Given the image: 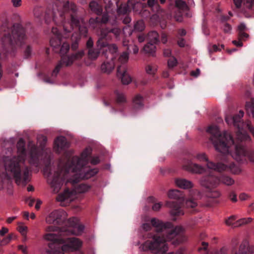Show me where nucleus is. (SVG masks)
<instances>
[{"mask_svg": "<svg viewBox=\"0 0 254 254\" xmlns=\"http://www.w3.org/2000/svg\"><path fill=\"white\" fill-rule=\"evenodd\" d=\"M133 103L135 108H140L143 106V98L140 95H136L133 100Z\"/></svg>", "mask_w": 254, "mask_h": 254, "instance_id": "7c9ffc66", "label": "nucleus"}, {"mask_svg": "<svg viewBox=\"0 0 254 254\" xmlns=\"http://www.w3.org/2000/svg\"><path fill=\"white\" fill-rule=\"evenodd\" d=\"M244 5L247 8L254 11V0H244Z\"/></svg>", "mask_w": 254, "mask_h": 254, "instance_id": "a19ab883", "label": "nucleus"}, {"mask_svg": "<svg viewBox=\"0 0 254 254\" xmlns=\"http://www.w3.org/2000/svg\"><path fill=\"white\" fill-rule=\"evenodd\" d=\"M150 222L152 226L155 228L156 231L157 232H163L165 231L166 234H167L165 237L164 236L161 237L158 235H155L152 236V239L151 240H153V238L154 236H158L160 238L159 241L164 239L166 241L165 244H167V242L172 240L177 235L179 234L180 233L184 231L183 228L180 226H176L174 228L171 230H169L168 229L172 227V224L171 223H163L161 220L156 218H152L150 220Z\"/></svg>", "mask_w": 254, "mask_h": 254, "instance_id": "423d86ee", "label": "nucleus"}, {"mask_svg": "<svg viewBox=\"0 0 254 254\" xmlns=\"http://www.w3.org/2000/svg\"><path fill=\"white\" fill-rule=\"evenodd\" d=\"M178 44L180 47H184L186 45V41L184 40V39H179V40L178 41Z\"/></svg>", "mask_w": 254, "mask_h": 254, "instance_id": "774afa93", "label": "nucleus"}, {"mask_svg": "<svg viewBox=\"0 0 254 254\" xmlns=\"http://www.w3.org/2000/svg\"><path fill=\"white\" fill-rule=\"evenodd\" d=\"M142 228L145 231H149L151 229V226L149 223H144L142 225Z\"/></svg>", "mask_w": 254, "mask_h": 254, "instance_id": "338daca9", "label": "nucleus"}, {"mask_svg": "<svg viewBox=\"0 0 254 254\" xmlns=\"http://www.w3.org/2000/svg\"><path fill=\"white\" fill-rule=\"evenodd\" d=\"M59 228L56 226H48L46 228V231L48 232V233H51L52 232H57L58 231Z\"/></svg>", "mask_w": 254, "mask_h": 254, "instance_id": "4d7b16f0", "label": "nucleus"}, {"mask_svg": "<svg viewBox=\"0 0 254 254\" xmlns=\"http://www.w3.org/2000/svg\"><path fill=\"white\" fill-rule=\"evenodd\" d=\"M68 146L69 144L66 139L64 136H61L57 137L54 142V149L58 152L68 147Z\"/></svg>", "mask_w": 254, "mask_h": 254, "instance_id": "f3484780", "label": "nucleus"}, {"mask_svg": "<svg viewBox=\"0 0 254 254\" xmlns=\"http://www.w3.org/2000/svg\"><path fill=\"white\" fill-rule=\"evenodd\" d=\"M186 204L187 207L190 208H194L197 205L196 202L194 200L191 199L187 200Z\"/></svg>", "mask_w": 254, "mask_h": 254, "instance_id": "3c124183", "label": "nucleus"}, {"mask_svg": "<svg viewBox=\"0 0 254 254\" xmlns=\"http://www.w3.org/2000/svg\"><path fill=\"white\" fill-rule=\"evenodd\" d=\"M110 33H112L116 36V37H118L121 33V30L118 28H114L112 29H110Z\"/></svg>", "mask_w": 254, "mask_h": 254, "instance_id": "13d9d810", "label": "nucleus"}, {"mask_svg": "<svg viewBox=\"0 0 254 254\" xmlns=\"http://www.w3.org/2000/svg\"><path fill=\"white\" fill-rule=\"evenodd\" d=\"M91 153V149L86 148L81 153L80 157H73L61 168L60 173L56 172L53 176H49L48 182L50 184L53 191L57 193L60 190L64 181L73 184L80 179H88L97 173V169H91L86 165L88 163V156Z\"/></svg>", "mask_w": 254, "mask_h": 254, "instance_id": "f03ea898", "label": "nucleus"}, {"mask_svg": "<svg viewBox=\"0 0 254 254\" xmlns=\"http://www.w3.org/2000/svg\"><path fill=\"white\" fill-rule=\"evenodd\" d=\"M183 168L186 171L196 174H202L205 171L204 167L190 160H187L184 162Z\"/></svg>", "mask_w": 254, "mask_h": 254, "instance_id": "f8f14e48", "label": "nucleus"}, {"mask_svg": "<svg viewBox=\"0 0 254 254\" xmlns=\"http://www.w3.org/2000/svg\"><path fill=\"white\" fill-rule=\"evenodd\" d=\"M158 37V34L156 31H151L148 34V39L149 41V42H150L151 43H153L154 44L158 43L159 42Z\"/></svg>", "mask_w": 254, "mask_h": 254, "instance_id": "c85d7f7f", "label": "nucleus"}, {"mask_svg": "<svg viewBox=\"0 0 254 254\" xmlns=\"http://www.w3.org/2000/svg\"><path fill=\"white\" fill-rule=\"evenodd\" d=\"M133 27L134 31L141 32L145 29V24L143 20H140L134 23Z\"/></svg>", "mask_w": 254, "mask_h": 254, "instance_id": "72a5a7b5", "label": "nucleus"}, {"mask_svg": "<svg viewBox=\"0 0 254 254\" xmlns=\"http://www.w3.org/2000/svg\"><path fill=\"white\" fill-rule=\"evenodd\" d=\"M236 217L235 216H231L229 217L227 220L225 221V223L228 226H234L235 225V224L233 223V222L235 220Z\"/></svg>", "mask_w": 254, "mask_h": 254, "instance_id": "603ef678", "label": "nucleus"}, {"mask_svg": "<svg viewBox=\"0 0 254 254\" xmlns=\"http://www.w3.org/2000/svg\"><path fill=\"white\" fill-rule=\"evenodd\" d=\"M157 70V66L153 64H148L145 66L146 73L150 75H154Z\"/></svg>", "mask_w": 254, "mask_h": 254, "instance_id": "473e14b6", "label": "nucleus"}, {"mask_svg": "<svg viewBox=\"0 0 254 254\" xmlns=\"http://www.w3.org/2000/svg\"><path fill=\"white\" fill-rule=\"evenodd\" d=\"M19 250L21 251L24 254H28V249L26 246L19 245L18 246Z\"/></svg>", "mask_w": 254, "mask_h": 254, "instance_id": "052dcab7", "label": "nucleus"}, {"mask_svg": "<svg viewBox=\"0 0 254 254\" xmlns=\"http://www.w3.org/2000/svg\"><path fill=\"white\" fill-rule=\"evenodd\" d=\"M200 183L206 188H213L220 185V180L218 177L209 176L202 177L200 180Z\"/></svg>", "mask_w": 254, "mask_h": 254, "instance_id": "ddd939ff", "label": "nucleus"}, {"mask_svg": "<svg viewBox=\"0 0 254 254\" xmlns=\"http://www.w3.org/2000/svg\"><path fill=\"white\" fill-rule=\"evenodd\" d=\"M99 51L94 49H90L88 51V56L89 59L92 60H96L99 55Z\"/></svg>", "mask_w": 254, "mask_h": 254, "instance_id": "58836bf2", "label": "nucleus"}, {"mask_svg": "<svg viewBox=\"0 0 254 254\" xmlns=\"http://www.w3.org/2000/svg\"><path fill=\"white\" fill-rule=\"evenodd\" d=\"M77 7L71 1H57L49 8L47 15L52 18L57 25H62L63 34L62 35L56 27H53V35L50 40V44L54 49L59 48L62 44V38H67L74 26L78 27L80 19L76 15Z\"/></svg>", "mask_w": 254, "mask_h": 254, "instance_id": "f257e3e1", "label": "nucleus"}, {"mask_svg": "<svg viewBox=\"0 0 254 254\" xmlns=\"http://www.w3.org/2000/svg\"><path fill=\"white\" fill-rule=\"evenodd\" d=\"M78 29L79 30L80 33L81 35L86 37L87 34V29L85 26H79Z\"/></svg>", "mask_w": 254, "mask_h": 254, "instance_id": "6e6d98bb", "label": "nucleus"}, {"mask_svg": "<svg viewBox=\"0 0 254 254\" xmlns=\"http://www.w3.org/2000/svg\"><path fill=\"white\" fill-rule=\"evenodd\" d=\"M128 53L124 52L119 58V62L122 64H126L128 60Z\"/></svg>", "mask_w": 254, "mask_h": 254, "instance_id": "37998d69", "label": "nucleus"}, {"mask_svg": "<svg viewBox=\"0 0 254 254\" xmlns=\"http://www.w3.org/2000/svg\"><path fill=\"white\" fill-rule=\"evenodd\" d=\"M66 216L65 212L62 210H56L51 212L46 218L47 224H59Z\"/></svg>", "mask_w": 254, "mask_h": 254, "instance_id": "9b49d317", "label": "nucleus"}, {"mask_svg": "<svg viewBox=\"0 0 254 254\" xmlns=\"http://www.w3.org/2000/svg\"><path fill=\"white\" fill-rule=\"evenodd\" d=\"M69 50V45L67 43H63L60 51L61 55H64L66 54Z\"/></svg>", "mask_w": 254, "mask_h": 254, "instance_id": "a18cd8bd", "label": "nucleus"}, {"mask_svg": "<svg viewBox=\"0 0 254 254\" xmlns=\"http://www.w3.org/2000/svg\"><path fill=\"white\" fill-rule=\"evenodd\" d=\"M89 22L90 26L94 29L99 24L100 21L97 17L91 18L89 19Z\"/></svg>", "mask_w": 254, "mask_h": 254, "instance_id": "49530a36", "label": "nucleus"}, {"mask_svg": "<svg viewBox=\"0 0 254 254\" xmlns=\"http://www.w3.org/2000/svg\"><path fill=\"white\" fill-rule=\"evenodd\" d=\"M147 4L154 12L159 13L160 12L162 11L159 5L156 2L155 0H148Z\"/></svg>", "mask_w": 254, "mask_h": 254, "instance_id": "cd10ccee", "label": "nucleus"}, {"mask_svg": "<svg viewBox=\"0 0 254 254\" xmlns=\"http://www.w3.org/2000/svg\"><path fill=\"white\" fill-rule=\"evenodd\" d=\"M46 136L39 134L37 136V142L40 147H37L32 141H29L28 145L29 149V163L31 165L37 166L40 158L41 159H49L51 156V150L48 148H45L44 146L47 142Z\"/></svg>", "mask_w": 254, "mask_h": 254, "instance_id": "39448f33", "label": "nucleus"}, {"mask_svg": "<svg viewBox=\"0 0 254 254\" xmlns=\"http://www.w3.org/2000/svg\"><path fill=\"white\" fill-rule=\"evenodd\" d=\"M106 47H107L109 49V51L111 53H116L118 50V47L116 44H113L111 45H109L107 44V45Z\"/></svg>", "mask_w": 254, "mask_h": 254, "instance_id": "8fccbe9b", "label": "nucleus"}, {"mask_svg": "<svg viewBox=\"0 0 254 254\" xmlns=\"http://www.w3.org/2000/svg\"><path fill=\"white\" fill-rule=\"evenodd\" d=\"M110 33V29L108 28H102L100 31V33L98 34L99 38L97 42V47L101 49L102 48H106L107 43L103 41L104 39L107 37L108 34Z\"/></svg>", "mask_w": 254, "mask_h": 254, "instance_id": "a211bd4d", "label": "nucleus"}, {"mask_svg": "<svg viewBox=\"0 0 254 254\" xmlns=\"http://www.w3.org/2000/svg\"><path fill=\"white\" fill-rule=\"evenodd\" d=\"M162 206V203L161 202L155 203L152 205V209L155 211H158L160 210Z\"/></svg>", "mask_w": 254, "mask_h": 254, "instance_id": "bf43d9fd", "label": "nucleus"}, {"mask_svg": "<svg viewBox=\"0 0 254 254\" xmlns=\"http://www.w3.org/2000/svg\"><path fill=\"white\" fill-rule=\"evenodd\" d=\"M64 243L59 250L50 251L52 254H64V252H73L79 251L82 246V242L78 238L72 237L64 239Z\"/></svg>", "mask_w": 254, "mask_h": 254, "instance_id": "6e6552de", "label": "nucleus"}, {"mask_svg": "<svg viewBox=\"0 0 254 254\" xmlns=\"http://www.w3.org/2000/svg\"><path fill=\"white\" fill-rule=\"evenodd\" d=\"M246 109L248 113H251L254 117V98H252L246 104Z\"/></svg>", "mask_w": 254, "mask_h": 254, "instance_id": "2f4dec72", "label": "nucleus"}, {"mask_svg": "<svg viewBox=\"0 0 254 254\" xmlns=\"http://www.w3.org/2000/svg\"><path fill=\"white\" fill-rule=\"evenodd\" d=\"M116 6L117 7V11L119 14H126L129 11V7L128 4H122L120 7H119V3L120 0H113Z\"/></svg>", "mask_w": 254, "mask_h": 254, "instance_id": "4be33fe9", "label": "nucleus"}, {"mask_svg": "<svg viewBox=\"0 0 254 254\" xmlns=\"http://www.w3.org/2000/svg\"><path fill=\"white\" fill-rule=\"evenodd\" d=\"M223 29L225 33H229L232 29L231 26L228 23H225Z\"/></svg>", "mask_w": 254, "mask_h": 254, "instance_id": "0e129e2a", "label": "nucleus"}, {"mask_svg": "<svg viewBox=\"0 0 254 254\" xmlns=\"http://www.w3.org/2000/svg\"><path fill=\"white\" fill-rule=\"evenodd\" d=\"M114 67V62L111 61L102 64L101 66V69L102 72L109 74L112 71Z\"/></svg>", "mask_w": 254, "mask_h": 254, "instance_id": "5701e85b", "label": "nucleus"}, {"mask_svg": "<svg viewBox=\"0 0 254 254\" xmlns=\"http://www.w3.org/2000/svg\"><path fill=\"white\" fill-rule=\"evenodd\" d=\"M16 146L17 156L4 158L5 170L8 178L12 177L17 185L25 186L30 180L31 171L25 164L27 154L23 139L19 140Z\"/></svg>", "mask_w": 254, "mask_h": 254, "instance_id": "7ed1b4c3", "label": "nucleus"}, {"mask_svg": "<svg viewBox=\"0 0 254 254\" xmlns=\"http://www.w3.org/2000/svg\"><path fill=\"white\" fill-rule=\"evenodd\" d=\"M177 64V59L172 57H171L168 61V65L169 68H173Z\"/></svg>", "mask_w": 254, "mask_h": 254, "instance_id": "de8ad7c7", "label": "nucleus"}, {"mask_svg": "<svg viewBox=\"0 0 254 254\" xmlns=\"http://www.w3.org/2000/svg\"><path fill=\"white\" fill-rule=\"evenodd\" d=\"M116 94L118 103H123L126 102V97L122 92L117 91Z\"/></svg>", "mask_w": 254, "mask_h": 254, "instance_id": "ea45409f", "label": "nucleus"}, {"mask_svg": "<svg viewBox=\"0 0 254 254\" xmlns=\"http://www.w3.org/2000/svg\"><path fill=\"white\" fill-rule=\"evenodd\" d=\"M219 179L220 184L222 183L226 186H232L235 183L234 180L228 176L222 175L220 176Z\"/></svg>", "mask_w": 254, "mask_h": 254, "instance_id": "bb28decb", "label": "nucleus"}, {"mask_svg": "<svg viewBox=\"0 0 254 254\" xmlns=\"http://www.w3.org/2000/svg\"><path fill=\"white\" fill-rule=\"evenodd\" d=\"M168 196L170 198L175 199H184V195L182 192L177 190H170L168 193Z\"/></svg>", "mask_w": 254, "mask_h": 254, "instance_id": "b1692460", "label": "nucleus"}, {"mask_svg": "<svg viewBox=\"0 0 254 254\" xmlns=\"http://www.w3.org/2000/svg\"><path fill=\"white\" fill-rule=\"evenodd\" d=\"M18 226L17 228L18 231L20 234L24 237H27V232L28 230V227L23 224L22 223H18Z\"/></svg>", "mask_w": 254, "mask_h": 254, "instance_id": "4c0bfd02", "label": "nucleus"}, {"mask_svg": "<svg viewBox=\"0 0 254 254\" xmlns=\"http://www.w3.org/2000/svg\"><path fill=\"white\" fill-rule=\"evenodd\" d=\"M156 49L155 44L151 43L150 42L147 43L143 47V51L145 53L150 54L152 56H154Z\"/></svg>", "mask_w": 254, "mask_h": 254, "instance_id": "393cba45", "label": "nucleus"}, {"mask_svg": "<svg viewBox=\"0 0 254 254\" xmlns=\"http://www.w3.org/2000/svg\"><path fill=\"white\" fill-rule=\"evenodd\" d=\"M117 75L121 79L124 84H128L131 82V78L127 72L126 67L124 65L118 66Z\"/></svg>", "mask_w": 254, "mask_h": 254, "instance_id": "2eb2a0df", "label": "nucleus"}, {"mask_svg": "<svg viewBox=\"0 0 254 254\" xmlns=\"http://www.w3.org/2000/svg\"><path fill=\"white\" fill-rule=\"evenodd\" d=\"M66 228H64L61 232H64L66 235H80L84 231V227L83 225L79 224L78 219L71 218L66 222Z\"/></svg>", "mask_w": 254, "mask_h": 254, "instance_id": "9d476101", "label": "nucleus"}, {"mask_svg": "<svg viewBox=\"0 0 254 254\" xmlns=\"http://www.w3.org/2000/svg\"><path fill=\"white\" fill-rule=\"evenodd\" d=\"M74 61L71 56L62 57L61 61L56 65L53 71V75H56L63 66H68L71 65Z\"/></svg>", "mask_w": 254, "mask_h": 254, "instance_id": "4468645a", "label": "nucleus"}, {"mask_svg": "<svg viewBox=\"0 0 254 254\" xmlns=\"http://www.w3.org/2000/svg\"><path fill=\"white\" fill-rule=\"evenodd\" d=\"M249 37V34L245 33V31L239 32V39L242 40H245Z\"/></svg>", "mask_w": 254, "mask_h": 254, "instance_id": "5fc2aeb1", "label": "nucleus"}, {"mask_svg": "<svg viewBox=\"0 0 254 254\" xmlns=\"http://www.w3.org/2000/svg\"><path fill=\"white\" fill-rule=\"evenodd\" d=\"M109 14L107 13H104L103 15L102 19L101 20V22L103 23H107L109 20Z\"/></svg>", "mask_w": 254, "mask_h": 254, "instance_id": "e2e57ef3", "label": "nucleus"}, {"mask_svg": "<svg viewBox=\"0 0 254 254\" xmlns=\"http://www.w3.org/2000/svg\"><path fill=\"white\" fill-rule=\"evenodd\" d=\"M31 48L30 46H27L24 51V56L26 58H28L31 54Z\"/></svg>", "mask_w": 254, "mask_h": 254, "instance_id": "680f3d73", "label": "nucleus"}, {"mask_svg": "<svg viewBox=\"0 0 254 254\" xmlns=\"http://www.w3.org/2000/svg\"><path fill=\"white\" fill-rule=\"evenodd\" d=\"M207 131L210 134V140L217 151L237 161H240L246 155L245 147L241 144L235 143L229 133L221 132L216 126L209 127Z\"/></svg>", "mask_w": 254, "mask_h": 254, "instance_id": "20e7f679", "label": "nucleus"}, {"mask_svg": "<svg viewBox=\"0 0 254 254\" xmlns=\"http://www.w3.org/2000/svg\"><path fill=\"white\" fill-rule=\"evenodd\" d=\"M195 158L199 161H206L207 162V163L210 162L208 161V158L204 153H200L197 154L195 156ZM207 164H206V165Z\"/></svg>", "mask_w": 254, "mask_h": 254, "instance_id": "c03bdc74", "label": "nucleus"}, {"mask_svg": "<svg viewBox=\"0 0 254 254\" xmlns=\"http://www.w3.org/2000/svg\"><path fill=\"white\" fill-rule=\"evenodd\" d=\"M221 193L218 190H214L210 192L208 195V196L210 198H218L220 196Z\"/></svg>", "mask_w": 254, "mask_h": 254, "instance_id": "09e8293b", "label": "nucleus"}, {"mask_svg": "<svg viewBox=\"0 0 254 254\" xmlns=\"http://www.w3.org/2000/svg\"><path fill=\"white\" fill-rule=\"evenodd\" d=\"M158 236H154L152 240H147L142 245V250L144 251L148 250L155 252V254H165V253L168 250V247L167 244H165V240H160ZM168 254H174L173 253H170Z\"/></svg>", "mask_w": 254, "mask_h": 254, "instance_id": "0eeeda50", "label": "nucleus"}, {"mask_svg": "<svg viewBox=\"0 0 254 254\" xmlns=\"http://www.w3.org/2000/svg\"><path fill=\"white\" fill-rule=\"evenodd\" d=\"M146 7V5L142 2H137L135 3L133 6L132 9L134 11L139 14H142L143 10Z\"/></svg>", "mask_w": 254, "mask_h": 254, "instance_id": "c756f323", "label": "nucleus"}, {"mask_svg": "<svg viewBox=\"0 0 254 254\" xmlns=\"http://www.w3.org/2000/svg\"><path fill=\"white\" fill-rule=\"evenodd\" d=\"M175 184L177 187L183 189H189L193 187L191 182L184 179H176Z\"/></svg>", "mask_w": 254, "mask_h": 254, "instance_id": "412c9836", "label": "nucleus"}, {"mask_svg": "<svg viewBox=\"0 0 254 254\" xmlns=\"http://www.w3.org/2000/svg\"><path fill=\"white\" fill-rule=\"evenodd\" d=\"M90 186L86 184H80L78 186L76 189L75 191L77 193H85L89 190Z\"/></svg>", "mask_w": 254, "mask_h": 254, "instance_id": "f704fd0d", "label": "nucleus"}, {"mask_svg": "<svg viewBox=\"0 0 254 254\" xmlns=\"http://www.w3.org/2000/svg\"><path fill=\"white\" fill-rule=\"evenodd\" d=\"M253 219L251 217L244 218L239 219L235 223L234 227L241 226L243 225L249 224L252 221Z\"/></svg>", "mask_w": 254, "mask_h": 254, "instance_id": "c9c22d12", "label": "nucleus"}, {"mask_svg": "<svg viewBox=\"0 0 254 254\" xmlns=\"http://www.w3.org/2000/svg\"><path fill=\"white\" fill-rule=\"evenodd\" d=\"M222 160L225 161L227 164L222 163L215 164L212 162H209L207 164V168L219 172L229 171L235 175L239 174L241 172L242 170L239 166L235 165L233 163H228V159L227 160L222 159Z\"/></svg>", "mask_w": 254, "mask_h": 254, "instance_id": "1a4fd4ad", "label": "nucleus"}, {"mask_svg": "<svg viewBox=\"0 0 254 254\" xmlns=\"http://www.w3.org/2000/svg\"><path fill=\"white\" fill-rule=\"evenodd\" d=\"M177 7L183 11H186L188 9V6L185 1L182 0H177L175 2Z\"/></svg>", "mask_w": 254, "mask_h": 254, "instance_id": "e433bc0d", "label": "nucleus"}, {"mask_svg": "<svg viewBox=\"0 0 254 254\" xmlns=\"http://www.w3.org/2000/svg\"><path fill=\"white\" fill-rule=\"evenodd\" d=\"M166 205L171 208L170 214L172 216H178L183 215L184 213L180 209L181 206L179 204L174 201H167Z\"/></svg>", "mask_w": 254, "mask_h": 254, "instance_id": "aec40b11", "label": "nucleus"}, {"mask_svg": "<svg viewBox=\"0 0 254 254\" xmlns=\"http://www.w3.org/2000/svg\"><path fill=\"white\" fill-rule=\"evenodd\" d=\"M10 1L14 7H19L22 5V0H10Z\"/></svg>", "mask_w": 254, "mask_h": 254, "instance_id": "864d4df0", "label": "nucleus"}, {"mask_svg": "<svg viewBox=\"0 0 254 254\" xmlns=\"http://www.w3.org/2000/svg\"><path fill=\"white\" fill-rule=\"evenodd\" d=\"M89 7L93 12L98 15L101 14L102 8L99 3L95 1H92L89 3Z\"/></svg>", "mask_w": 254, "mask_h": 254, "instance_id": "a878e982", "label": "nucleus"}, {"mask_svg": "<svg viewBox=\"0 0 254 254\" xmlns=\"http://www.w3.org/2000/svg\"><path fill=\"white\" fill-rule=\"evenodd\" d=\"M233 254H254V247H250L247 242H243L238 250L234 252Z\"/></svg>", "mask_w": 254, "mask_h": 254, "instance_id": "6ab92c4d", "label": "nucleus"}, {"mask_svg": "<svg viewBox=\"0 0 254 254\" xmlns=\"http://www.w3.org/2000/svg\"><path fill=\"white\" fill-rule=\"evenodd\" d=\"M84 55V52L83 50H81L75 54L71 55L73 61H77L81 59Z\"/></svg>", "mask_w": 254, "mask_h": 254, "instance_id": "79ce46f5", "label": "nucleus"}, {"mask_svg": "<svg viewBox=\"0 0 254 254\" xmlns=\"http://www.w3.org/2000/svg\"><path fill=\"white\" fill-rule=\"evenodd\" d=\"M74 198V194L73 192L69 191L68 189L65 190L64 191L60 194L57 197L58 201L65 202L68 203L72 201Z\"/></svg>", "mask_w": 254, "mask_h": 254, "instance_id": "dca6fc26", "label": "nucleus"}, {"mask_svg": "<svg viewBox=\"0 0 254 254\" xmlns=\"http://www.w3.org/2000/svg\"><path fill=\"white\" fill-rule=\"evenodd\" d=\"M90 162H91V164H92L93 165H96L100 162V159H99V157L97 156L93 157L91 159Z\"/></svg>", "mask_w": 254, "mask_h": 254, "instance_id": "69168bd1", "label": "nucleus"}]
</instances>
